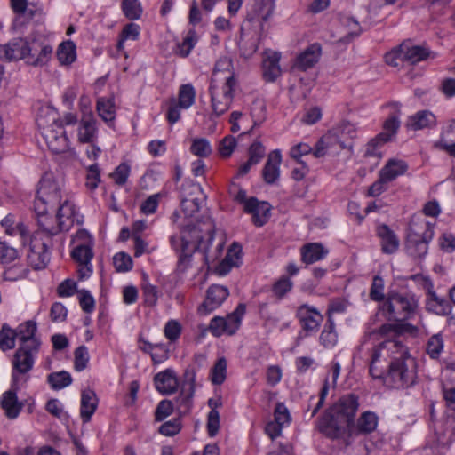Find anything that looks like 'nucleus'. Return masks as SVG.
<instances>
[{
	"instance_id": "nucleus-50",
	"label": "nucleus",
	"mask_w": 455,
	"mask_h": 455,
	"mask_svg": "<svg viewBox=\"0 0 455 455\" xmlns=\"http://www.w3.org/2000/svg\"><path fill=\"white\" fill-rule=\"evenodd\" d=\"M337 340L338 335L335 331V324L329 315L327 323L320 335V341L325 347H331L337 343Z\"/></svg>"
},
{
	"instance_id": "nucleus-37",
	"label": "nucleus",
	"mask_w": 455,
	"mask_h": 455,
	"mask_svg": "<svg viewBox=\"0 0 455 455\" xmlns=\"http://www.w3.org/2000/svg\"><path fill=\"white\" fill-rule=\"evenodd\" d=\"M36 324L33 321H28L20 325L18 336L22 342L21 346L29 347L34 350H39L40 341L35 337Z\"/></svg>"
},
{
	"instance_id": "nucleus-59",
	"label": "nucleus",
	"mask_w": 455,
	"mask_h": 455,
	"mask_svg": "<svg viewBox=\"0 0 455 455\" xmlns=\"http://www.w3.org/2000/svg\"><path fill=\"white\" fill-rule=\"evenodd\" d=\"M122 9L129 20H138L142 12L140 4L138 0H124Z\"/></svg>"
},
{
	"instance_id": "nucleus-40",
	"label": "nucleus",
	"mask_w": 455,
	"mask_h": 455,
	"mask_svg": "<svg viewBox=\"0 0 455 455\" xmlns=\"http://www.w3.org/2000/svg\"><path fill=\"white\" fill-rule=\"evenodd\" d=\"M275 7V0H259L252 7L251 20L266 22L272 16Z\"/></svg>"
},
{
	"instance_id": "nucleus-54",
	"label": "nucleus",
	"mask_w": 455,
	"mask_h": 455,
	"mask_svg": "<svg viewBox=\"0 0 455 455\" xmlns=\"http://www.w3.org/2000/svg\"><path fill=\"white\" fill-rule=\"evenodd\" d=\"M196 99V92L191 84H183L179 90V99L177 104L182 108L187 109L191 107Z\"/></svg>"
},
{
	"instance_id": "nucleus-48",
	"label": "nucleus",
	"mask_w": 455,
	"mask_h": 455,
	"mask_svg": "<svg viewBox=\"0 0 455 455\" xmlns=\"http://www.w3.org/2000/svg\"><path fill=\"white\" fill-rule=\"evenodd\" d=\"M99 116L106 123H113L116 118L115 103L112 100L100 98L97 101Z\"/></svg>"
},
{
	"instance_id": "nucleus-30",
	"label": "nucleus",
	"mask_w": 455,
	"mask_h": 455,
	"mask_svg": "<svg viewBox=\"0 0 455 455\" xmlns=\"http://www.w3.org/2000/svg\"><path fill=\"white\" fill-rule=\"evenodd\" d=\"M28 42L23 38H16L2 46L4 58L9 61L26 60Z\"/></svg>"
},
{
	"instance_id": "nucleus-42",
	"label": "nucleus",
	"mask_w": 455,
	"mask_h": 455,
	"mask_svg": "<svg viewBox=\"0 0 455 455\" xmlns=\"http://www.w3.org/2000/svg\"><path fill=\"white\" fill-rule=\"evenodd\" d=\"M435 124V116L429 110H420L410 116L407 126L412 130H421Z\"/></svg>"
},
{
	"instance_id": "nucleus-18",
	"label": "nucleus",
	"mask_w": 455,
	"mask_h": 455,
	"mask_svg": "<svg viewBox=\"0 0 455 455\" xmlns=\"http://www.w3.org/2000/svg\"><path fill=\"white\" fill-rule=\"evenodd\" d=\"M317 428L325 436L338 439L345 434L347 427L338 417L334 416V413L328 410L319 419Z\"/></svg>"
},
{
	"instance_id": "nucleus-44",
	"label": "nucleus",
	"mask_w": 455,
	"mask_h": 455,
	"mask_svg": "<svg viewBox=\"0 0 455 455\" xmlns=\"http://www.w3.org/2000/svg\"><path fill=\"white\" fill-rule=\"evenodd\" d=\"M407 168L408 166L404 161L391 159L380 170L379 174L391 182L398 176L403 175L407 171Z\"/></svg>"
},
{
	"instance_id": "nucleus-35",
	"label": "nucleus",
	"mask_w": 455,
	"mask_h": 455,
	"mask_svg": "<svg viewBox=\"0 0 455 455\" xmlns=\"http://www.w3.org/2000/svg\"><path fill=\"white\" fill-rule=\"evenodd\" d=\"M98 407V399L94 391L86 389L81 395L80 416L84 423L91 420Z\"/></svg>"
},
{
	"instance_id": "nucleus-53",
	"label": "nucleus",
	"mask_w": 455,
	"mask_h": 455,
	"mask_svg": "<svg viewBox=\"0 0 455 455\" xmlns=\"http://www.w3.org/2000/svg\"><path fill=\"white\" fill-rule=\"evenodd\" d=\"M197 42L195 30H189L181 43L177 44L175 53L180 57H188Z\"/></svg>"
},
{
	"instance_id": "nucleus-7",
	"label": "nucleus",
	"mask_w": 455,
	"mask_h": 455,
	"mask_svg": "<svg viewBox=\"0 0 455 455\" xmlns=\"http://www.w3.org/2000/svg\"><path fill=\"white\" fill-rule=\"evenodd\" d=\"M201 224L202 222H198L196 225L180 224V235H174L170 238L172 248L180 251L179 261L180 264L184 265L185 268L189 265L192 253L196 251V235L203 232Z\"/></svg>"
},
{
	"instance_id": "nucleus-49",
	"label": "nucleus",
	"mask_w": 455,
	"mask_h": 455,
	"mask_svg": "<svg viewBox=\"0 0 455 455\" xmlns=\"http://www.w3.org/2000/svg\"><path fill=\"white\" fill-rule=\"evenodd\" d=\"M336 137L347 140L352 144V140L356 136V127L348 121H342L331 129Z\"/></svg>"
},
{
	"instance_id": "nucleus-26",
	"label": "nucleus",
	"mask_w": 455,
	"mask_h": 455,
	"mask_svg": "<svg viewBox=\"0 0 455 455\" xmlns=\"http://www.w3.org/2000/svg\"><path fill=\"white\" fill-rule=\"evenodd\" d=\"M271 206L267 202H259L255 197L249 198L246 202L245 212L252 215V221L256 226L261 227L270 217Z\"/></svg>"
},
{
	"instance_id": "nucleus-28",
	"label": "nucleus",
	"mask_w": 455,
	"mask_h": 455,
	"mask_svg": "<svg viewBox=\"0 0 455 455\" xmlns=\"http://www.w3.org/2000/svg\"><path fill=\"white\" fill-rule=\"evenodd\" d=\"M282 155L279 149L271 151L262 170L263 180L267 184L275 183L280 176Z\"/></svg>"
},
{
	"instance_id": "nucleus-17",
	"label": "nucleus",
	"mask_w": 455,
	"mask_h": 455,
	"mask_svg": "<svg viewBox=\"0 0 455 455\" xmlns=\"http://www.w3.org/2000/svg\"><path fill=\"white\" fill-rule=\"evenodd\" d=\"M211 84L237 85L232 60L222 57L215 64Z\"/></svg>"
},
{
	"instance_id": "nucleus-10",
	"label": "nucleus",
	"mask_w": 455,
	"mask_h": 455,
	"mask_svg": "<svg viewBox=\"0 0 455 455\" xmlns=\"http://www.w3.org/2000/svg\"><path fill=\"white\" fill-rule=\"evenodd\" d=\"M236 86L230 84H210L209 91L213 116H220L229 109Z\"/></svg>"
},
{
	"instance_id": "nucleus-3",
	"label": "nucleus",
	"mask_w": 455,
	"mask_h": 455,
	"mask_svg": "<svg viewBox=\"0 0 455 455\" xmlns=\"http://www.w3.org/2000/svg\"><path fill=\"white\" fill-rule=\"evenodd\" d=\"M418 301L414 295L408 292L389 291L381 307L386 317L390 321L403 322L416 312Z\"/></svg>"
},
{
	"instance_id": "nucleus-8",
	"label": "nucleus",
	"mask_w": 455,
	"mask_h": 455,
	"mask_svg": "<svg viewBox=\"0 0 455 455\" xmlns=\"http://www.w3.org/2000/svg\"><path fill=\"white\" fill-rule=\"evenodd\" d=\"M20 259V253L18 249L5 241H0V264L6 267L4 272L5 280L17 281L27 276V267L16 262Z\"/></svg>"
},
{
	"instance_id": "nucleus-36",
	"label": "nucleus",
	"mask_w": 455,
	"mask_h": 455,
	"mask_svg": "<svg viewBox=\"0 0 455 455\" xmlns=\"http://www.w3.org/2000/svg\"><path fill=\"white\" fill-rule=\"evenodd\" d=\"M242 248L233 243L228 249L226 257L216 267V272L220 275H227L233 267H237L241 259Z\"/></svg>"
},
{
	"instance_id": "nucleus-16",
	"label": "nucleus",
	"mask_w": 455,
	"mask_h": 455,
	"mask_svg": "<svg viewBox=\"0 0 455 455\" xmlns=\"http://www.w3.org/2000/svg\"><path fill=\"white\" fill-rule=\"evenodd\" d=\"M399 126L398 117L396 116H389L383 124V132L367 144L365 154L371 156L377 155V148L391 140L396 134Z\"/></svg>"
},
{
	"instance_id": "nucleus-55",
	"label": "nucleus",
	"mask_w": 455,
	"mask_h": 455,
	"mask_svg": "<svg viewBox=\"0 0 455 455\" xmlns=\"http://www.w3.org/2000/svg\"><path fill=\"white\" fill-rule=\"evenodd\" d=\"M378 425V417L371 411L362 414L357 421V431L359 433H370L376 429Z\"/></svg>"
},
{
	"instance_id": "nucleus-24",
	"label": "nucleus",
	"mask_w": 455,
	"mask_h": 455,
	"mask_svg": "<svg viewBox=\"0 0 455 455\" xmlns=\"http://www.w3.org/2000/svg\"><path fill=\"white\" fill-rule=\"evenodd\" d=\"M97 121L92 113H84L77 128V140L80 143H95L98 138Z\"/></svg>"
},
{
	"instance_id": "nucleus-38",
	"label": "nucleus",
	"mask_w": 455,
	"mask_h": 455,
	"mask_svg": "<svg viewBox=\"0 0 455 455\" xmlns=\"http://www.w3.org/2000/svg\"><path fill=\"white\" fill-rule=\"evenodd\" d=\"M320 55L321 47L312 44L298 56L295 67L303 71L311 68L319 60Z\"/></svg>"
},
{
	"instance_id": "nucleus-20",
	"label": "nucleus",
	"mask_w": 455,
	"mask_h": 455,
	"mask_svg": "<svg viewBox=\"0 0 455 455\" xmlns=\"http://www.w3.org/2000/svg\"><path fill=\"white\" fill-rule=\"evenodd\" d=\"M296 315L303 330L307 332L317 331L323 319V315L315 307L307 304H303L298 307Z\"/></svg>"
},
{
	"instance_id": "nucleus-12",
	"label": "nucleus",
	"mask_w": 455,
	"mask_h": 455,
	"mask_svg": "<svg viewBox=\"0 0 455 455\" xmlns=\"http://www.w3.org/2000/svg\"><path fill=\"white\" fill-rule=\"evenodd\" d=\"M205 199L206 196L204 194L203 188L199 184H189L180 201V208L184 218H194Z\"/></svg>"
},
{
	"instance_id": "nucleus-46",
	"label": "nucleus",
	"mask_w": 455,
	"mask_h": 455,
	"mask_svg": "<svg viewBox=\"0 0 455 455\" xmlns=\"http://www.w3.org/2000/svg\"><path fill=\"white\" fill-rule=\"evenodd\" d=\"M341 24L344 27V33L339 36L338 42L347 44L361 34V27L353 18H342Z\"/></svg>"
},
{
	"instance_id": "nucleus-58",
	"label": "nucleus",
	"mask_w": 455,
	"mask_h": 455,
	"mask_svg": "<svg viewBox=\"0 0 455 455\" xmlns=\"http://www.w3.org/2000/svg\"><path fill=\"white\" fill-rule=\"evenodd\" d=\"M443 350V339L440 333L431 336L426 346L427 354L433 359L440 356Z\"/></svg>"
},
{
	"instance_id": "nucleus-2",
	"label": "nucleus",
	"mask_w": 455,
	"mask_h": 455,
	"mask_svg": "<svg viewBox=\"0 0 455 455\" xmlns=\"http://www.w3.org/2000/svg\"><path fill=\"white\" fill-rule=\"evenodd\" d=\"M36 124L49 148L54 154L66 153L69 148V141L62 122L58 119L57 111L50 107L40 109Z\"/></svg>"
},
{
	"instance_id": "nucleus-39",
	"label": "nucleus",
	"mask_w": 455,
	"mask_h": 455,
	"mask_svg": "<svg viewBox=\"0 0 455 455\" xmlns=\"http://www.w3.org/2000/svg\"><path fill=\"white\" fill-rule=\"evenodd\" d=\"M328 254V250L322 243H307L301 248V259L306 264H313L322 260Z\"/></svg>"
},
{
	"instance_id": "nucleus-63",
	"label": "nucleus",
	"mask_w": 455,
	"mask_h": 455,
	"mask_svg": "<svg viewBox=\"0 0 455 455\" xmlns=\"http://www.w3.org/2000/svg\"><path fill=\"white\" fill-rule=\"evenodd\" d=\"M113 263L118 272H126L132 267V258L124 252L116 253L113 258Z\"/></svg>"
},
{
	"instance_id": "nucleus-61",
	"label": "nucleus",
	"mask_w": 455,
	"mask_h": 455,
	"mask_svg": "<svg viewBox=\"0 0 455 455\" xmlns=\"http://www.w3.org/2000/svg\"><path fill=\"white\" fill-rule=\"evenodd\" d=\"M274 420L277 423V425H282L283 427H287L291 423V414L283 403H278L275 405L274 411Z\"/></svg>"
},
{
	"instance_id": "nucleus-14",
	"label": "nucleus",
	"mask_w": 455,
	"mask_h": 455,
	"mask_svg": "<svg viewBox=\"0 0 455 455\" xmlns=\"http://www.w3.org/2000/svg\"><path fill=\"white\" fill-rule=\"evenodd\" d=\"M37 352L38 350L24 346H20L16 350L12 362L13 386H17L20 375H25L32 370L35 363L34 354Z\"/></svg>"
},
{
	"instance_id": "nucleus-1",
	"label": "nucleus",
	"mask_w": 455,
	"mask_h": 455,
	"mask_svg": "<svg viewBox=\"0 0 455 455\" xmlns=\"http://www.w3.org/2000/svg\"><path fill=\"white\" fill-rule=\"evenodd\" d=\"M369 372L394 388L412 386L417 379V363L408 348L396 339H386L374 346L370 355Z\"/></svg>"
},
{
	"instance_id": "nucleus-33",
	"label": "nucleus",
	"mask_w": 455,
	"mask_h": 455,
	"mask_svg": "<svg viewBox=\"0 0 455 455\" xmlns=\"http://www.w3.org/2000/svg\"><path fill=\"white\" fill-rule=\"evenodd\" d=\"M403 332L416 334L418 332V328L410 323H385L382 324L379 330L371 331L370 333V339L386 337L390 334H400Z\"/></svg>"
},
{
	"instance_id": "nucleus-21",
	"label": "nucleus",
	"mask_w": 455,
	"mask_h": 455,
	"mask_svg": "<svg viewBox=\"0 0 455 455\" xmlns=\"http://www.w3.org/2000/svg\"><path fill=\"white\" fill-rule=\"evenodd\" d=\"M4 234L9 236L20 235L21 243L26 245L30 241V232L26 225L12 213H8L0 221Z\"/></svg>"
},
{
	"instance_id": "nucleus-34",
	"label": "nucleus",
	"mask_w": 455,
	"mask_h": 455,
	"mask_svg": "<svg viewBox=\"0 0 455 455\" xmlns=\"http://www.w3.org/2000/svg\"><path fill=\"white\" fill-rule=\"evenodd\" d=\"M432 288L433 286L430 284L426 299L427 309L439 315H448L451 312L449 302L444 298L438 296Z\"/></svg>"
},
{
	"instance_id": "nucleus-4",
	"label": "nucleus",
	"mask_w": 455,
	"mask_h": 455,
	"mask_svg": "<svg viewBox=\"0 0 455 455\" xmlns=\"http://www.w3.org/2000/svg\"><path fill=\"white\" fill-rule=\"evenodd\" d=\"M433 236V226L429 222L424 220L411 221L406 241L408 254L415 259L424 258Z\"/></svg>"
},
{
	"instance_id": "nucleus-32",
	"label": "nucleus",
	"mask_w": 455,
	"mask_h": 455,
	"mask_svg": "<svg viewBox=\"0 0 455 455\" xmlns=\"http://www.w3.org/2000/svg\"><path fill=\"white\" fill-rule=\"evenodd\" d=\"M377 234L380 238L381 250L384 253H395L399 248V239L388 226L383 224L378 227Z\"/></svg>"
},
{
	"instance_id": "nucleus-31",
	"label": "nucleus",
	"mask_w": 455,
	"mask_h": 455,
	"mask_svg": "<svg viewBox=\"0 0 455 455\" xmlns=\"http://www.w3.org/2000/svg\"><path fill=\"white\" fill-rule=\"evenodd\" d=\"M265 59L263 60V76L268 82L275 81L280 76L282 70L279 65L281 54L276 52H265Z\"/></svg>"
},
{
	"instance_id": "nucleus-15",
	"label": "nucleus",
	"mask_w": 455,
	"mask_h": 455,
	"mask_svg": "<svg viewBox=\"0 0 455 455\" xmlns=\"http://www.w3.org/2000/svg\"><path fill=\"white\" fill-rule=\"evenodd\" d=\"M52 55V47L39 41L28 42V47L26 55V63L33 67H42L46 65Z\"/></svg>"
},
{
	"instance_id": "nucleus-62",
	"label": "nucleus",
	"mask_w": 455,
	"mask_h": 455,
	"mask_svg": "<svg viewBox=\"0 0 455 455\" xmlns=\"http://www.w3.org/2000/svg\"><path fill=\"white\" fill-rule=\"evenodd\" d=\"M181 429V422L180 419H172L163 423L158 429V432L165 436H173L180 433Z\"/></svg>"
},
{
	"instance_id": "nucleus-23",
	"label": "nucleus",
	"mask_w": 455,
	"mask_h": 455,
	"mask_svg": "<svg viewBox=\"0 0 455 455\" xmlns=\"http://www.w3.org/2000/svg\"><path fill=\"white\" fill-rule=\"evenodd\" d=\"M29 242L30 247L27 256L29 266L36 270L44 268L50 260V253L46 244L31 238Z\"/></svg>"
},
{
	"instance_id": "nucleus-22",
	"label": "nucleus",
	"mask_w": 455,
	"mask_h": 455,
	"mask_svg": "<svg viewBox=\"0 0 455 455\" xmlns=\"http://www.w3.org/2000/svg\"><path fill=\"white\" fill-rule=\"evenodd\" d=\"M196 372L193 369H187L184 372V382L180 395L176 398L178 409L187 412L191 407L195 390Z\"/></svg>"
},
{
	"instance_id": "nucleus-64",
	"label": "nucleus",
	"mask_w": 455,
	"mask_h": 455,
	"mask_svg": "<svg viewBox=\"0 0 455 455\" xmlns=\"http://www.w3.org/2000/svg\"><path fill=\"white\" fill-rule=\"evenodd\" d=\"M89 361V353L85 346H80L75 350V369L78 371L84 370Z\"/></svg>"
},
{
	"instance_id": "nucleus-27",
	"label": "nucleus",
	"mask_w": 455,
	"mask_h": 455,
	"mask_svg": "<svg viewBox=\"0 0 455 455\" xmlns=\"http://www.w3.org/2000/svg\"><path fill=\"white\" fill-rule=\"evenodd\" d=\"M17 390L18 385L13 386L12 384V389L3 394L0 401L1 407L4 411L6 417L10 419H16L23 407L22 403L18 401Z\"/></svg>"
},
{
	"instance_id": "nucleus-41",
	"label": "nucleus",
	"mask_w": 455,
	"mask_h": 455,
	"mask_svg": "<svg viewBox=\"0 0 455 455\" xmlns=\"http://www.w3.org/2000/svg\"><path fill=\"white\" fill-rule=\"evenodd\" d=\"M403 56L405 61L410 64H416L430 56V52L422 46L411 45L407 43L401 44Z\"/></svg>"
},
{
	"instance_id": "nucleus-13",
	"label": "nucleus",
	"mask_w": 455,
	"mask_h": 455,
	"mask_svg": "<svg viewBox=\"0 0 455 455\" xmlns=\"http://www.w3.org/2000/svg\"><path fill=\"white\" fill-rule=\"evenodd\" d=\"M358 409V400L354 395H348L341 397L329 410L334 416L338 417L346 426L350 434H352V427L354 419Z\"/></svg>"
},
{
	"instance_id": "nucleus-57",
	"label": "nucleus",
	"mask_w": 455,
	"mask_h": 455,
	"mask_svg": "<svg viewBox=\"0 0 455 455\" xmlns=\"http://www.w3.org/2000/svg\"><path fill=\"white\" fill-rule=\"evenodd\" d=\"M48 382L55 389H62L69 386L72 382L70 374L67 371L53 372L48 375Z\"/></svg>"
},
{
	"instance_id": "nucleus-56",
	"label": "nucleus",
	"mask_w": 455,
	"mask_h": 455,
	"mask_svg": "<svg viewBox=\"0 0 455 455\" xmlns=\"http://www.w3.org/2000/svg\"><path fill=\"white\" fill-rule=\"evenodd\" d=\"M190 152L198 157H208L212 148L210 141L205 138H195L192 140Z\"/></svg>"
},
{
	"instance_id": "nucleus-25",
	"label": "nucleus",
	"mask_w": 455,
	"mask_h": 455,
	"mask_svg": "<svg viewBox=\"0 0 455 455\" xmlns=\"http://www.w3.org/2000/svg\"><path fill=\"white\" fill-rule=\"evenodd\" d=\"M58 212L56 214L57 220L60 222V228L63 231H68L75 222L80 224L82 221L80 216L76 211V206L73 202L66 198L60 202L57 207Z\"/></svg>"
},
{
	"instance_id": "nucleus-45",
	"label": "nucleus",
	"mask_w": 455,
	"mask_h": 455,
	"mask_svg": "<svg viewBox=\"0 0 455 455\" xmlns=\"http://www.w3.org/2000/svg\"><path fill=\"white\" fill-rule=\"evenodd\" d=\"M436 146L445 150L450 156H455V120L443 132Z\"/></svg>"
},
{
	"instance_id": "nucleus-9",
	"label": "nucleus",
	"mask_w": 455,
	"mask_h": 455,
	"mask_svg": "<svg viewBox=\"0 0 455 455\" xmlns=\"http://www.w3.org/2000/svg\"><path fill=\"white\" fill-rule=\"evenodd\" d=\"M245 313V306L239 304L235 310L226 317L215 316L209 324V330L215 337L223 334L233 335L241 325V321Z\"/></svg>"
},
{
	"instance_id": "nucleus-29",
	"label": "nucleus",
	"mask_w": 455,
	"mask_h": 455,
	"mask_svg": "<svg viewBox=\"0 0 455 455\" xmlns=\"http://www.w3.org/2000/svg\"><path fill=\"white\" fill-rule=\"evenodd\" d=\"M154 381L156 390L163 395H170L174 393L179 386L175 372L171 369L158 372L155 376Z\"/></svg>"
},
{
	"instance_id": "nucleus-19",
	"label": "nucleus",
	"mask_w": 455,
	"mask_h": 455,
	"mask_svg": "<svg viewBox=\"0 0 455 455\" xmlns=\"http://www.w3.org/2000/svg\"><path fill=\"white\" fill-rule=\"evenodd\" d=\"M229 292L227 287L213 284L207 290L206 299L198 307L201 315H207L219 307L223 301L228 297Z\"/></svg>"
},
{
	"instance_id": "nucleus-47",
	"label": "nucleus",
	"mask_w": 455,
	"mask_h": 455,
	"mask_svg": "<svg viewBox=\"0 0 455 455\" xmlns=\"http://www.w3.org/2000/svg\"><path fill=\"white\" fill-rule=\"evenodd\" d=\"M57 58L62 65L74 62L76 58L75 44L72 41L61 43L57 51Z\"/></svg>"
},
{
	"instance_id": "nucleus-5",
	"label": "nucleus",
	"mask_w": 455,
	"mask_h": 455,
	"mask_svg": "<svg viewBox=\"0 0 455 455\" xmlns=\"http://www.w3.org/2000/svg\"><path fill=\"white\" fill-rule=\"evenodd\" d=\"M62 201L61 185L52 173H45L39 181L36 196L34 201L35 212L54 210Z\"/></svg>"
},
{
	"instance_id": "nucleus-52",
	"label": "nucleus",
	"mask_w": 455,
	"mask_h": 455,
	"mask_svg": "<svg viewBox=\"0 0 455 455\" xmlns=\"http://www.w3.org/2000/svg\"><path fill=\"white\" fill-rule=\"evenodd\" d=\"M17 332L7 323H4L0 330V348L3 351L12 349L15 347Z\"/></svg>"
},
{
	"instance_id": "nucleus-6",
	"label": "nucleus",
	"mask_w": 455,
	"mask_h": 455,
	"mask_svg": "<svg viewBox=\"0 0 455 455\" xmlns=\"http://www.w3.org/2000/svg\"><path fill=\"white\" fill-rule=\"evenodd\" d=\"M201 225L203 227V232L196 235V251L197 250L202 253L205 264L210 266L215 263L221 256L224 242L222 239H220L214 243L213 235L215 225L210 217H207Z\"/></svg>"
},
{
	"instance_id": "nucleus-43",
	"label": "nucleus",
	"mask_w": 455,
	"mask_h": 455,
	"mask_svg": "<svg viewBox=\"0 0 455 455\" xmlns=\"http://www.w3.org/2000/svg\"><path fill=\"white\" fill-rule=\"evenodd\" d=\"M37 218V224L45 235L52 236L57 235L59 232L63 231L60 228V222L57 218H53L48 214V212H36Z\"/></svg>"
},
{
	"instance_id": "nucleus-51",
	"label": "nucleus",
	"mask_w": 455,
	"mask_h": 455,
	"mask_svg": "<svg viewBox=\"0 0 455 455\" xmlns=\"http://www.w3.org/2000/svg\"><path fill=\"white\" fill-rule=\"evenodd\" d=\"M227 360L224 357L220 358L210 371V379L213 385L222 384L227 378Z\"/></svg>"
},
{
	"instance_id": "nucleus-11",
	"label": "nucleus",
	"mask_w": 455,
	"mask_h": 455,
	"mask_svg": "<svg viewBox=\"0 0 455 455\" xmlns=\"http://www.w3.org/2000/svg\"><path fill=\"white\" fill-rule=\"evenodd\" d=\"M353 144L347 140L340 139L330 130L327 133L323 135L316 142L313 156L316 158L323 157L327 155L336 156L342 150L351 151Z\"/></svg>"
},
{
	"instance_id": "nucleus-60",
	"label": "nucleus",
	"mask_w": 455,
	"mask_h": 455,
	"mask_svg": "<svg viewBox=\"0 0 455 455\" xmlns=\"http://www.w3.org/2000/svg\"><path fill=\"white\" fill-rule=\"evenodd\" d=\"M71 256L79 265H90L93 257L92 248L73 247Z\"/></svg>"
}]
</instances>
